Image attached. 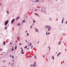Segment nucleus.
Wrapping results in <instances>:
<instances>
[{"instance_id": "nucleus-11", "label": "nucleus", "mask_w": 67, "mask_h": 67, "mask_svg": "<svg viewBox=\"0 0 67 67\" xmlns=\"http://www.w3.org/2000/svg\"><path fill=\"white\" fill-rule=\"evenodd\" d=\"M61 41H60L59 43H58V45H60V44L61 43Z\"/></svg>"}, {"instance_id": "nucleus-52", "label": "nucleus", "mask_w": 67, "mask_h": 67, "mask_svg": "<svg viewBox=\"0 0 67 67\" xmlns=\"http://www.w3.org/2000/svg\"><path fill=\"white\" fill-rule=\"evenodd\" d=\"M39 43V42L38 41V42H37V43Z\"/></svg>"}, {"instance_id": "nucleus-23", "label": "nucleus", "mask_w": 67, "mask_h": 67, "mask_svg": "<svg viewBox=\"0 0 67 67\" xmlns=\"http://www.w3.org/2000/svg\"><path fill=\"white\" fill-rule=\"evenodd\" d=\"M24 52H22V53H21L22 54H24Z\"/></svg>"}, {"instance_id": "nucleus-20", "label": "nucleus", "mask_w": 67, "mask_h": 67, "mask_svg": "<svg viewBox=\"0 0 67 67\" xmlns=\"http://www.w3.org/2000/svg\"><path fill=\"white\" fill-rule=\"evenodd\" d=\"M22 21L23 22V23H24L25 22V20H23Z\"/></svg>"}, {"instance_id": "nucleus-47", "label": "nucleus", "mask_w": 67, "mask_h": 67, "mask_svg": "<svg viewBox=\"0 0 67 67\" xmlns=\"http://www.w3.org/2000/svg\"><path fill=\"white\" fill-rule=\"evenodd\" d=\"M27 31H26V33H27Z\"/></svg>"}, {"instance_id": "nucleus-15", "label": "nucleus", "mask_w": 67, "mask_h": 67, "mask_svg": "<svg viewBox=\"0 0 67 67\" xmlns=\"http://www.w3.org/2000/svg\"><path fill=\"white\" fill-rule=\"evenodd\" d=\"M52 58H53V60H54V56H52Z\"/></svg>"}, {"instance_id": "nucleus-59", "label": "nucleus", "mask_w": 67, "mask_h": 67, "mask_svg": "<svg viewBox=\"0 0 67 67\" xmlns=\"http://www.w3.org/2000/svg\"><path fill=\"white\" fill-rule=\"evenodd\" d=\"M1 55H2V54H1Z\"/></svg>"}, {"instance_id": "nucleus-12", "label": "nucleus", "mask_w": 67, "mask_h": 67, "mask_svg": "<svg viewBox=\"0 0 67 67\" xmlns=\"http://www.w3.org/2000/svg\"><path fill=\"white\" fill-rule=\"evenodd\" d=\"M35 1H32V2H37V1H38L37 0H35Z\"/></svg>"}, {"instance_id": "nucleus-38", "label": "nucleus", "mask_w": 67, "mask_h": 67, "mask_svg": "<svg viewBox=\"0 0 67 67\" xmlns=\"http://www.w3.org/2000/svg\"><path fill=\"white\" fill-rule=\"evenodd\" d=\"M34 23H35V21H34Z\"/></svg>"}, {"instance_id": "nucleus-54", "label": "nucleus", "mask_w": 67, "mask_h": 67, "mask_svg": "<svg viewBox=\"0 0 67 67\" xmlns=\"http://www.w3.org/2000/svg\"><path fill=\"white\" fill-rule=\"evenodd\" d=\"M32 20H33V21H34V19H33Z\"/></svg>"}, {"instance_id": "nucleus-35", "label": "nucleus", "mask_w": 67, "mask_h": 67, "mask_svg": "<svg viewBox=\"0 0 67 67\" xmlns=\"http://www.w3.org/2000/svg\"><path fill=\"white\" fill-rule=\"evenodd\" d=\"M49 49H50L51 48H50V47H49Z\"/></svg>"}, {"instance_id": "nucleus-51", "label": "nucleus", "mask_w": 67, "mask_h": 67, "mask_svg": "<svg viewBox=\"0 0 67 67\" xmlns=\"http://www.w3.org/2000/svg\"><path fill=\"white\" fill-rule=\"evenodd\" d=\"M29 49V48H27V49Z\"/></svg>"}, {"instance_id": "nucleus-42", "label": "nucleus", "mask_w": 67, "mask_h": 67, "mask_svg": "<svg viewBox=\"0 0 67 67\" xmlns=\"http://www.w3.org/2000/svg\"><path fill=\"white\" fill-rule=\"evenodd\" d=\"M5 62V61L4 60V61H3V63H4V62Z\"/></svg>"}, {"instance_id": "nucleus-53", "label": "nucleus", "mask_w": 67, "mask_h": 67, "mask_svg": "<svg viewBox=\"0 0 67 67\" xmlns=\"http://www.w3.org/2000/svg\"><path fill=\"white\" fill-rule=\"evenodd\" d=\"M37 32H38V33H39V31H38H38H37Z\"/></svg>"}, {"instance_id": "nucleus-57", "label": "nucleus", "mask_w": 67, "mask_h": 67, "mask_svg": "<svg viewBox=\"0 0 67 67\" xmlns=\"http://www.w3.org/2000/svg\"><path fill=\"white\" fill-rule=\"evenodd\" d=\"M9 64H10V63H9Z\"/></svg>"}, {"instance_id": "nucleus-64", "label": "nucleus", "mask_w": 67, "mask_h": 67, "mask_svg": "<svg viewBox=\"0 0 67 67\" xmlns=\"http://www.w3.org/2000/svg\"><path fill=\"white\" fill-rule=\"evenodd\" d=\"M3 53H4V52H3Z\"/></svg>"}, {"instance_id": "nucleus-9", "label": "nucleus", "mask_w": 67, "mask_h": 67, "mask_svg": "<svg viewBox=\"0 0 67 67\" xmlns=\"http://www.w3.org/2000/svg\"><path fill=\"white\" fill-rule=\"evenodd\" d=\"M35 15H37V16H39V17H40V16H39L38 14L36 13H35Z\"/></svg>"}, {"instance_id": "nucleus-25", "label": "nucleus", "mask_w": 67, "mask_h": 67, "mask_svg": "<svg viewBox=\"0 0 67 67\" xmlns=\"http://www.w3.org/2000/svg\"><path fill=\"white\" fill-rule=\"evenodd\" d=\"M21 50H22L21 51V53H22V52H23V49Z\"/></svg>"}, {"instance_id": "nucleus-62", "label": "nucleus", "mask_w": 67, "mask_h": 67, "mask_svg": "<svg viewBox=\"0 0 67 67\" xmlns=\"http://www.w3.org/2000/svg\"><path fill=\"white\" fill-rule=\"evenodd\" d=\"M10 56H11V55H10Z\"/></svg>"}, {"instance_id": "nucleus-63", "label": "nucleus", "mask_w": 67, "mask_h": 67, "mask_svg": "<svg viewBox=\"0 0 67 67\" xmlns=\"http://www.w3.org/2000/svg\"><path fill=\"white\" fill-rule=\"evenodd\" d=\"M26 18H27V17H26Z\"/></svg>"}, {"instance_id": "nucleus-44", "label": "nucleus", "mask_w": 67, "mask_h": 67, "mask_svg": "<svg viewBox=\"0 0 67 67\" xmlns=\"http://www.w3.org/2000/svg\"><path fill=\"white\" fill-rule=\"evenodd\" d=\"M32 26H31L30 27V28H32Z\"/></svg>"}, {"instance_id": "nucleus-58", "label": "nucleus", "mask_w": 67, "mask_h": 67, "mask_svg": "<svg viewBox=\"0 0 67 67\" xmlns=\"http://www.w3.org/2000/svg\"><path fill=\"white\" fill-rule=\"evenodd\" d=\"M42 11H43V10H42Z\"/></svg>"}, {"instance_id": "nucleus-17", "label": "nucleus", "mask_w": 67, "mask_h": 67, "mask_svg": "<svg viewBox=\"0 0 67 67\" xmlns=\"http://www.w3.org/2000/svg\"><path fill=\"white\" fill-rule=\"evenodd\" d=\"M34 57L35 59H36L37 58H36V56H35V55Z\"/></svg>"}, {"instance_id": "nucleus-36", "label": "nucleus", "mask_w": 67, "mask_h": 67, "mask_svg": "<svg viewBox=\"0 0 67 67\" xmlns=\"http://www.w3.org/2000/svg\"><path fill=\"white\" fill-rule=\"evenodd\" d=\"M19 41H20V38L18 39Z\"/></svg>"}, {"instance_id": "nucleus-10", "label": "nucleus", "mask_w": 67, "mask_h": 67, "mask_svg": "<svg viewBox=\"0 0 67 67\" xmlns=\"http://www.w3.org/2000/svg\"><path fill=\"white\" fill-rule=\"evenodd\" d=\"M29 46H32V43H31L30 42L29 43Z\"/></svg>"}, {"instance_id": "nucleus-13", "label": "nucleus", "mask_w": 67, "mask_h": 67, "mask_svg": "<svg viewBox=\"0 0 67 67\" xmlns=\"http://www.w3.org/2000/svg\"><path fill=\"white\" fill-rule=\"evenodd\" d=\"M49 19L50 21H52V18H49Z\"/></svg>"}, {"instance_id": "nucleus-29", "label": "nucleus", "mask_w": 67, "mask_h": 67, "mask_svg": "<svg viewBox=\"0 0 67 67\" xmlns=\"http://www.w3.org/2000/svg\"><path fill=\"white\" fill-rule=\"evenodd\" d=\"M18 25L19 26L20 25V23H18Z\"/></svg>"}, {"instance_id": "nucleus-1", "label": "nucleus", "mask_w": 67, "mask_h": 67, "mask_svg": "<svg viewBox=\"0 0 67 67\" xmlns=\"http://www.w3.org/2000/svg\"><path fill=\"white\" fill-rule=\"evenodd\" d=\"M8 22H9V21L8 20H7L4 23V26H6L8 24Z\"/></svg>"}, {"instance_id": "nucleus-8", "label": "nucleus", "mask_w": 67, "mask_h": 67, "mask_svg": "<svg viewBox=\"0 0 67 67\" xmlns=\"http://www.w3.org/2000/svg\"><path fill=\"white\" fill-rule=\"evenodd\" d=\"M64 17L63 18V19L62 20V23H63V22H64Z\"/></svg>"}, {"instance_id": "nucleus-18", "label": "nucleus", "mask_w": 67, "mask_h": 67, "mask_svg": "<svg viewBox=\"0 0 67 67\" xmlns=\"http://www.w3.org/2000/svg\"><path fill=\"white\" fill-rule=\"evenodd\" d=\"M13 49H14V48H13V47L12 49V51H13Z\"/></svg>"}, {"instance_id": "nucleus-19", "label": "nucleus", "mask_w": 67, "mask_h": 67, "mask_svg": "<svg viewBox=\"0 0 67 67\" xmlns=\"http://www.w3.org/2000/svg\"><path fill=\"white\" fill-rule=\"evenodd\" d=\"M17 48V46H16L15 48V50H16V49Z\"/></svg>"}, {"instance_id": "nucleus-46", "label": "nucleus", "mask_w": 67, "mask_h": 67, "mask_svg": "<svg viewBox=\"0 0 67 67\" xmlns=\"http://www.w3.org/2000/svg\"><path fill=\"white\" fill-rule=\"evenodd\" d=\"M14 60H12L13 62H14Z\"/></svg>"}, {"instance_id": "nucleus-37", "label": "nucleus", "mask_w": 67, "mask_h": 67, "mask_svg": "<svg viewBox=\"0 0 67 67\" xmlns=\"http://www.w3.org/2000/svg\"><path fill=\"white\" fill-rule=\"evenodd\" d=\"M12 57L13 58H14V57H13V56Z\"/></svg>"}, {"instance_id": "nucleus-34", "label": "nucleus", "mask_w": 67, "mask_h": 67, "mask_svg": "<svg viewBox=\"0 0 67 67\" xmlns=\"http://www.w3.org/2000/svg\"><path fill=\"white\" fill-rule=\"evenodd\" d=\"M33 46H31V49H32V48L33 47Z\"/></svg>"}, {"instance_id": "nucleus-3", "label": "nucleus", "mask_w": 67, "mask_h": 67, "mask_svg": "<svg viewBox=\"0 0 67 67\" xmlns=\"http://www.w3.org/2000/svg\"><path fill=\"white\" fill-rule=\"evenodd\" d=\"M15 21V19H13L11 21V24H13V23H14Z\"/></svg>"}, {"instance_id": "nucleus-6", "label": "nucleus", "mask_w": 67, "mask_h": 67, "mask_svg": "<svg viewBox=\"0 0 67 67\" xmlns=\"http://www.w3.org/2000/svg\"><path fill=\"white\" fill-rule=\"evenodd\" d=\"M51 29V27L49 26V27L48 28V31H49Z\"/></svg>"}, {"instance_id": "nucleus-48", "label": "nucleus", "mask_w": 67, "mask_h": 67, "mask_svg": "<svg viewBox=\"0 0 67 67\" xmlns=\"http://www.w3.org/2000/svg\"><path fill=\"white\" fill-rule=\"evenodd\" d=\"M12 43H9V44H11Z\"/></svg>"}, {"instance_id": "nucleus-31", "label": "nucleus", "mask_w": 67, "mask_h": 67, "mask_svg": "<svg viewBox=\"0 0 67 67\" xmlns=\"http://www.w3.org/2000/svg\"><path fill=\"white\" fill-rule=\"evenodd\" d=\"M0 51H2V49L1 48L0 49Z\"/></svg>"}, {"instance_id": "nucleus-24", "label": "nucleus", "mask_w": 67, "mask_h": 67, "mask_svg": "<svg viewBox=\"0 0 67 67\" xmlns=\"http://www.w3.org/2000/svg\"><path fill=\"white\" fill-rule=\"evenodd\" d=\"M7 13H8V14H9V11H7Z\"/></svg>"}, {"instance_id": "nucleus-28", "label": "nucleus", "mask_w": 67, "mask_h": 67, "mask_svg": "<svg viewBox=\"0 0 67 67\" xmlns=\"http://www.w3.org/2000/svg\"><path fill=\"white\" fill-rule=\"evenodd\" d=\"M48 35H49V34H50V32H49V33H48Z\"/></svg>"}, {"instance_id": "nucleus-55", "label": "nucleus", "mask_w": 67, "mask_h": 67, "mask_svg": "<svg viewBox=\"0 0 67 67\" xmlns=\"http://www.w3.org/2000/svg\"><path fill=\"white\" fill-rule=\"evenodd\" d=\"M31 26H32V27L33 26V25H31Z\"/></svg>"}, {"instance_id": "nucleus-16", "label": "nucleus", "mask_w": 67, "mask_h": 67, "mask_svg": "<svg viewBox=\"0 0 67 67\" xmlns=\"http://www.w3.org/2000/svg\"><path fill=\"white\" fill-rule=\"evenodd\" d=\"M3 44H4V45H5V42H4Z\"/></svg>"}, {"instance_id": "nucleus-21", "label": "nucleus", "mask_w": 67, "mask_h": 67, "mask_svg": "<svg viewBox=\"0 0 67 67\" xmlns=\"http://www.w3.org/2000/svg\"><path fill=\"white\" fill-rule=\"evenodd\" d=\"M27 46H26L24 47V48H27Z\"/></svg>"}, {"instance_id": "nucleus-26", "label": "nucleus", "mask_w": 67, "mask_h": 67, "mask_svg": "<svg viewBox=\"0 0 67 67\" xmlns=\"http://www.w3.org/2000/svg\"><path fill=\"white\" fill-rule=\"evenodd\" d=\"M33 66V65L32 64H31L30 65V67H31V66Z\"/></svg>"}, {"instance_id": "nucleus-14", "label": "nucleus", "mask_w": 67, "mask_h": 67, "mask_svg": "<svg viewBox=\"0 0 67 67\" xmlns=\"http://www.w3.org/2000/svg\"><path fill=\"white\" fill-rule=\"evenodd\" d=\"M4 28L5 30H7V27H5Z\"/></svg>"}, {"instance_id": "nucleus-5", "label": "nucleus", "mask_w": 67, "mask_h": 67, "mask_svg": "<svg viewBox=\"0 0 67 67\" xmlns=\"http://www.w3.org/2000/svg\"><path fill=\"white\" fill-rule=\"evenodd\" d=\"M20 19V16H18L16 17V20H18Z\"/></svg>"}, {"instance_id": "nucleus-30", "label": "nucleus", "mask_w": 67, "mask_h": 67, "mask_svg": "<svg viewBox=\"0 0 67 67\" xmlns=\"http://www.w3.org/2000/svg\"><path fill=\"white\" fill-rule=\"evenodd\" d=\"M19 45H22V44H21V43H20L19 44Z\"/></svg>"}, {"instance_id": "nucleus-50", "label": "nucleus", "mask_w": 67, "mask_h": 67, "mask_svg": "<svg viewBox=\"0 0 67 67\" xmlns=\"http://www.w3.org/2000/svg\"><path fill=\"white\" fill-rule=\"evenodd\" d=\"M36 10H35V11H36Z\"/></svg>"}, {"instance_id": "nucleus-45", "label": "nucleus", "mask_w": 67, "mask_h": 67, "mask_svg": "<svg viewBox=\"0 0 67 67\" xmlns=\"http://www.w3.org/2000/svg\"><path fill=\"white\" fill-rule=\"evenodd\" d=\"M29 56H30L31 57H32V56H31L30 55H29Z\"/></svg>"}, {"instance_id": "nucleus-41", "label": "nucleus", "mask_w": 67, "mask_h": 67, "mask_svg": "<svg viewBox=\"0 0 67 67\" xmlns=\"http://www.w3.org/2000/svg\"><path fill=\"white\" fill-rule=\"evenodd\" d=\"M26 43L27 42V40H26Z\"/></svg>"}, {"instance_id": "nucleus-56", "label": "nucleus", "mask_w": 67, "mask_h": 67, "mask_svg": "<svg viewBox=\"0 0 67 67\" xmlns=\"http://www.w3.org/2000/svg\"><path fill=\"white\" fill-rule=\"evenodd\" d=\"M33 25H34V23H33Z\"/></svg>"}, {"instance_id": "nucleus-39", "label": "nucleus", "mask_w": 67, "mask_h": 67, "mask_svg": "<svg viewBox=\"0 0 67 67\" xmlns=\"http://www.w3.org/2000/svg\"><path fill=\"white\" fill-rule=\"evenodd\" d=\"M60 53H61L60 52H59L58 54L59 55L60 54Z\"/></svg>"}, {"instance_id": "nucleus-60", "label": "nucleus", "mask_w": 67, "mask_h": 67, "mask_svg": "<svg viewBox=\"0 0 67 67\" xmlns=\"http://www.w3.org/2000/svg\"><path fill=\"white\" fill-rule=\"evenodd\" d=\"M11 51H10V52H11Z\"/></svg>"}, {"instance_id": "nucleus-49", "label": "nucleus", "mask_w": 67, "mask_h": 67, "mask_svg": "<svg viewBox=\"0 0 67 67\" xmlns=\"http://www.w3.org/2000/svg\"><path fill=\"white\" fill-rule=\"evenodd\" d=\"M63 35H65V34H63Z\"/></svg>"}, {"instance_id": "nucleus-22", "label": "nucleus", "mask_w": 67, "mask_h": 67, "mask_svg": "<svg viewBox=\"0 0 67 67\" xmlns=\"http://www.w3.org/2000/svg\"><path fill=\"white\" fill-rule=\"evenodd\" d=\"M27 36H29V33H27Z\"/></svg>"}, {"instance_id": "nucleus-32", "label": "nucleus", "mask_w": 67, "mask_h": 67, "mask_svg": "<svg viewBox=\"0 0 67 67\" xmlns=\"http://www.w3.org/2000/svg\"><path fill=\"white\" fill-rule=\"evenodd\" d=\"M59 54H58L57 56V57H58V56H59Z\"/></svg>"}, {"instance_id": "nucleus-27", "label": "nucleus", "mask_w": 67, "mask_h": 67, "mask_svg": "<svg viewBox=\"0 0 67 67\" xmlns=\"http://www.w3.org/2000/svg\"><path fill=\"white\" fill-rule=\"evenodd\" d=\"M46 35H47V31L46 32Z\"/></svg>"}, {"instance_id": "nucleus-40", "label": "nucleus", "mask_w": 67, "mask_h": 67, "mask_svg": "<svg viewBox=\"0 0 67 67\" xmlns=\"http://www.w3.org/2000/svg\"><path fill=\"white\" fill-rule=\"evenodd\" d=\"M21 50L23 49H22V47H21Z\"/></svg>"}, {"instance_id": "nucleus-33", "label": "nucleus", "mask_w": 67, "mask_h": 67, "mask_svg": "<svg viewBox=\"0 0 67 67\" xmlns=\"http://www.w3.org/2000/svg\"><path fill=\"white\" fill-rule=\"evenodd\" d=\"M2 3L0 4V5H2Z\"/></svg>"}, {"instance_id": "nucleus-4", "label": "nucleus", "mask_w": 67, "mask_h": 67, "mask_svg": "<svg viewBox=\"0 0 67 67\" xmlns=\"http://www.w3.org/2000/svg\"><path fill=\"white\" fill-rule=\"evenodd\" d=\"M49 27V26L48 25L45 26V27L46 28V29H48Z\"/></svg>"}, {"instance_id": "nucleus-61", "label": "nucleus", "mask_w": 67, "mask_h": 67, "mask_svg": "<svg viewBox=\"0 0 67 67\" xmlns=\"http://www.w3.org/2000/svg\"><path fill=\"white\" fill-rule=\"evenodd\" d=\"M43 9H44V10H45V9L44 8H43Z\"/></svg>"}, {"instance_id": "nucleus-43", "label": "nucleus", "mask_w": 67, "mask_h": 67, "mask_svg": "<svg viewBox=\"0 0 67 67\" xmlns=\"http://www.w3.org/2000/svg\"><path fill=\"white\" fill-rule=\"evenodd\" d=\"M43 57H45V56L43 55Z\"/></svg>"}, {"instance_id": "nucleus-2", "label": "nucleus", "mask_w": 67, "mask_h": 67, "mask_svg": "<svg viewBox=\"0 0 67 67\" xmlns=\"http://www.w3.org/2000/svg\"><path fill=\"white\" fill-rule=\"evenodd\" d=\"M36 66V62H34L33 65V67H35Z\"/></svg>"}, {"instance_id": "nucleus-7", "label": "nucleus", "mask_w": 67, "mask_h": 67, "mask_svg": "<svg viewBox=\"0 0 67 67\" xmlns=\"http://www.w3.org/2000/svg\"><path fill=\"white\" fill-rule=\"evenodd\" d=\"M35 29V30H36L35 31L36 32H37V31H38V29H37V28H34Z\"/></svg>"}]
</instances>
